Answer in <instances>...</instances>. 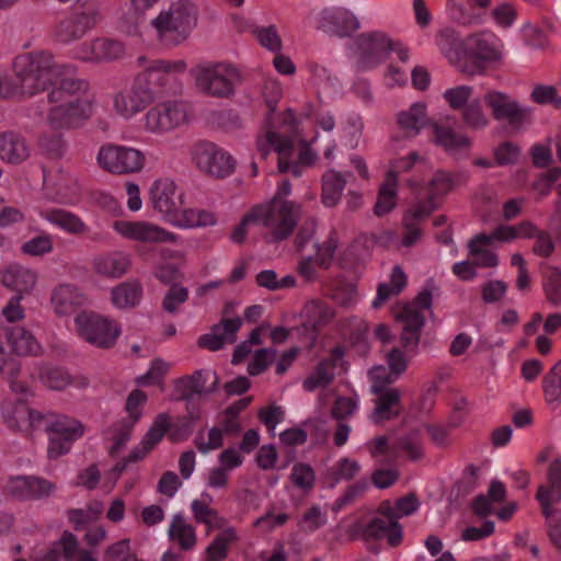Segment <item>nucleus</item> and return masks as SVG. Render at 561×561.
I'll use <instances>...</instances> for the list:
<instances>
[{
  "instance_id": "f257e3e1",
  "label": "nucleus",
  "mask_w": 561,
  "mask_h": 561,
  "mask_svg": "<svg viewBox=\"0 0 561 561\" xmlns=\"http://www.w3.org/2000/svg\"><path fill=\"white\" fill-rule=\"evenodd\" d=\"M90 82L81 77H66L48 91L47 124L54 130L79 126L93 114L94 96L90 93Z\"/></svg>"
},
{
  "instance_id": "f03ea898",
  "label": "nucleus",
  "mask_w": 561,
  "mask_h": 561,
  "mask_svg": "<svg viewBox=\"0 0 561 561\" xmlns=\"http://www.w3.org/2000/svg\"><path fill=\"white\" fill-rule=\"evenodd\" d=\"M13 72L20 81L22 96L31 98L53 89L66 77L71 78L76 68L58 64L49 51L34 50L15 57Z\"/></svg>"
},
{
  "instance_id": "7ed1b4c3",
  "label": "nucleus",
  "mask_w": 561,
  "mask_h": 561,
  "mask_svg": "<svg viewBox=\"0 0 561 561\" xmlns=\"http://www.w3.org/2000/svg\"><path fill=\"white\" fill-rule=\"evenodd\" d=\"M184 193L169 178L158 179L150 187L149 198L152 207L173 226L184 229L214 226L216 215L197 208L183 209Z\"/></svg>"
},
{
  "instance_id": "20e7f679",
  "label": "nucleus",
  "mask_w": 561,
  "mask_h": 561,
  "mask_svg": "<svg viewBox=\"0 0 561 561\" xmlns=\"http://www.w3.org/2000/svg\"><path fill=\"white\" fill-rule=\"evenodd\" d=\"M138 64L142 67V71L135 77L134 83L151 102L164 94H174L181 89L178 75L186 69L185 61L149 60L140 56Z\"/></svg>"
},
{
  "instance_id": "39448f33",
  "label": "nucleus",
  "mask_w": 561,
  "mask_h": 561,
  "mask_svg": "<svg viewBox=\"0 0 561 561\" xmlns=\"http://www.w3.org/2000/svg\"><path fill=\"white\" fill-rule=\"evenodd\" d=\"M252 216L256 217L257 225L266 229V241L280 242L288 239L297 226L300 218V205L294 202L271 199L252 207Z\"/></svg>"
},
{
  "instance_id": "423d86ee",
  "label": "nucleus",
  "mask_w": 561,
  "mask_h": 561,
  "mask_svg": "<svg viewBox=\"0 0 561 561\" xmlns=\"http://www.w3.org/2000/svg\"><path fill=\"white\" fill-rule=\"evenodd\" d=\"M197 23V9L188 0L172 3L151 21L160 41L167 45L184 42Z\"/></svg>"
},
{
  "instance_id": "0eeeda50",
  "label": "nucleus",
  "mask_w": 561,
  "mask_h": 561,
  "mask_svg": "<svg viewBox=\"0 0 561 561\" xmlns=\"http://www.w3.org/2000/svg\"><path fill=\"white\" fill-rule=\"evenodd\" d=\"M432 306V293L422 290L412 302L399 305L393 309L394 319L402 324L400 342L408 353L415 354L419 348L421 332L425 323L422 309Z\"/></svg>"
},
{
  "instance_id": "6e6552de",
  "label": "nucleus",
  "mask_w": 561,
  "mask_h": 561,
  "mask_svg": "<svg viewBox=\"0 0 561 561\" xmlns=\"http://www.w3.org/2000/svg\"><path fill=\"white\" fill-rule=\"evenodd\" d=\"M192 75L197 89L213 98H230L241 82L239 71L226 64L198 66L192 70Z\"/></svg>"
},
{
  "instance_id": "1a4fd4ad",
  "label": "nucleus",
  "mask_w": 561,
  "mask_h": 561,
  "mask_svg": "<svg viewBox=\"0 0 561 561\" xmlns=\"http://www.w3.org/2000/svg\"><path fill=\"white\" fill-rule=\"evenodd\" d=\"M96 161L102 170L123 175L140 172L145 167L146 157L136 148L106 144L100 148Z\"/></svg>"
},
{
  "instance_id": "9d476101",
  "label": "nucleus",
  "mask_w": 561,
  "mask_h": 561,
  "mask_svg": "<svg viewBox=\"0 0 561 561\" xmlns=\"http://www.w3.org/2000/svg\"><path fill=\"white\" fill-rule=\"evenodd\" d=\"M188 121V105L182 101H164L151 106L144 116V128L163 135Z\"/></svg>"
},
{
  "instance_id": "9b49d317",
  "label": "nucleus",
  "mask_w": 561,
  "mask_h": 561,
  "mask_svg": "<svg viewBox=\"0 0 561 561\" xmlns=\"http://www.w3.org/2000/svg\"><path fill=\"white\" fill-rule=\"evenodd\" d=\"M75 322L79 335L100 348L113 347L121 334L117 322L96 313L81 312Z\"/></svg>"
},
{
  "instance_id": "f8f14e48",
  "label": "nucleus",
  "mask_w": 561,
  "mask_h": 561,
  "mask_svg": "<svg viewBox=\"0 0 561 561\" xmlns=\"http://www.w3.org/2000/svg\"><path fill=\"white\" fill-rule=\"evenodd\" d=\"M46 432L49 435L48 456L57 458L70 450L73 442L83 435L84 427L72 417L51 413Z\"/></svg>"
},
{
  "instance_id": "ddd939ff",
  "label": "nucleus",
  "mask_w": 561,
  "mask_h": 561,
  "mask_svg": "<svg viewBox=\"0 0 561 561\" xmlns=\"http://www.w3.org/2000/svg\"><path fill=\"white\" fill-rule=\"evenodd\" d=\"M484 102L495 121H506L514 129H520L523 125L531 119V108L522 106L516 100L503 92L490 91L485 93Z\"/></svg>"
},
{
  "instance_id": "4468645a",
  "label": "nucleus",
  "mask_w": 561,
  "mask_h": 561,
  "mask_svg": "<svg viewBox=\"0 0 561 561\" xmlns=\"http://www.w3.org/2000/svg\"><path fill=\"white\" fill-rule=\"evenodd\" d=\"M357 62L360 69L378 66L390 50H394L393 42L382 32L362 33L355 41Z\"/></svg>"
},
{
  "instance_id": "2eb2a0df",
  "label": "nucleus",
  "mask_w": 561,
  "mask_h": 561,
  "mask_svg": "<svg viewBox=\"0 0 561 561\" xmlns=\"http://www.w3.org/2000/svg\"><path fill=\"white\" fill-rule=\"evenodd\" d=\"M146 401L147 396L141 390L135 389L129 393L126 400V411L128 415L111 427L113 445L110 447L108 451L112 456L118 454L129 440L131 430L141 416L140 407L144 405Z\"/></svg>"
},
{
  "instance_id": "dca6fc26",
  "label": "nucleus",
  "mask_w": 561,
  "mask_h": 561,
  "mask_svg": "<svg viewBox=\"0 0 561 561\" xmlns=\"http://www.w3.org/2000/svg\"><path fill=\"white\" fill-rule=\"evenodd\" d=\"M193 156L197 168L211 176L225 178L233 171L232 157L213 142L197 144Z\"/></svg>"
},
{
  "instance_id": "f3484780",
  "label": "nucleus",
  "mask_w": 561,
  "mask_h": 561,
  "mask_svg": "<svg viewBox=\"0 0 561 561\" xmlns=\"http://www.w3.org/2000/svg\"><path fill=\"white\" fill-rule=\"evenodd\" d=\"M114 229L125 238L142 243H176L179 237L147 221H116Z\"/></svg>"
},
{
  "instance_id": "a211bd4d",
  "label": "nucleus",
  "mask_w": 561,
  "mask_h": 561,
  "mask_svg": "<svg viewBox=\"0 0 561 561\" xmlns=\"http://www.w3.org/2000/svg\"><path fill=\"white\" fill-rule=\"evenodd\" d=\"M317 27L328 34L344 37L358 30L359 22L344 8H325L317 15Z\"/></svg>"
},
{
  "instance_id": "6ab92c4d",
  "label": "nucleus",
  "mask_w": 561,
  "mask_h": 561,
  "mask_svg": "<svg viewBox=\"0 0 561 561\" xmlns=\"http://www.w3.org/2000/svg\"><path fill=\"white\" fill-rule=\"evenodd\" d=\"M490 38H494V35L489 33H479L467 37L466 58L473 59L474 67L472 69L465 68L463 72L468 75L481 72L482 67L480 62L496 61L501 58L500 50L494 46Z\"/></svg>"
},
{
  "instance_id": "aec40b11",
  "label": "nucleus",
  "mask_w": 561,
  "mask_h": 561,
  "mask_svg": "<svg viewBox=\"0 0 561 561\" xmlns=\"http://www.w3.org/2000/svg\"><path fill=\"white\" fill-rule=\"evenodd\" d=\"M242 325L241 318L222 319L219 323L211 327L210 332L199 336L197 344L199 347L209 351H218L226 344H233L237 340V332Z\"/></svg>"
},
{
  "instance_id": "412c9836",
  "label": "nucleus",
  "mask_w": 561,
  "mask_h": 561,
  "mask_svg": "<svg viewBox=\"0 0 561 561\" xmlns=\"http://www.w3.org/2000/svg\"><path fill=\"white\" fill-rule=\"evenodd\" d=\"M360 536L365 541L387 539L389 546L398 547L402 542L403 529L397 520L373 517L362 526Z\"/></svg>"
},
{
  "instance_id": "4be33fe9",
  "label": "nucleus",
  "mask_w": 561,
  "mask_h": 561,
  "mask_svg": "<svg viewBox=\"0 0 561 561\" xmlns=\"http://www.w3.org/2000/svg\"><path fill=\"white\" fill-rule=\"evenodd\" d=\"M125 53L124 45L121 42L96 38L90 43H84L80 47V58L87 61H112L121 58Z\"/></svg>"
},
{
  "instance_id": "5701e85b",
  "label": "nucleus",
  "mask_w": 561,
  "mask_h": 561,
  "mask_svg": "<svg viewBox=\"0 0 561 561\" xmlns=\"http://www.w3.org/2000/svg\"><path fill=\"white\" fill-rule=\"evenodd\" d=\"M9 490L20 499H38L49 495L55 490V485L45 479L18 476L10 478Z\"/></svg>"
},
{
  "instance_id": "b1692460",
  "label": "nucleus",
  "mask_w": 561,
  "mask_h": 561,
  "mask_svg": "<svg viewBox=\"0 0 561 561\" xmlns=\"http://www.w3.org/2000/svg\"><path fill=\"white\" fill-rule=\"evenodd\" d=\"M375 408L370 414V420L380 424L385 421L396 419L402 411L401 391L398 388H389L386 391L374 393Z\"/></svg>"
},
{
  "instance_id": "393cba45",
  "label": "nucleus",
  "mask_w": 561,
  "mask_h": 561,
  "mask_svg": "<svg viewBox=\"0 0 561 561\" xmlns=\"http://www.w3.org/2000/svg\"><path fill=\"white\" fill-rule=\"evenodd\" d=\"M433 131V141L453 156L467 152L471 147V140L465 134H458L447 126L437 123L431 124Z\"/></svg>"
},
{
  "instance_id": "a878e982",
  "label": "nucleus",
  "mask_w": 561,
  "mask_h": 561,
  "mask_svg": "<svg viewBox=\"0 0 561 561\" xmlns=\"http://www.w3.org/2000/svg\"><path fill=\"white\" fill-rule=\"evenodd\" d=\"M170 426V417L165 413L159 414L151 427L148 430L146 435L139 445H137L128 455L130 461H139L144 459L163 438L165 432Z\"/></svg>"
},
{
  "instance_id": "bb28decb",
  "label": "nucleus",
  "mask_w": 561,
  "mask_h": 561,
  "mask_svg": "<svg viewBox=\"0 0 561 561\" xmlns=\"http://www.w3.org/2000/svg\"><path fill=\"white\" fill-rule=\"evenodd\" d=\"M151 101L146 93L133 82L129 91L118 92L114 95L113 105L115 112L125 117L130 118L141 112Z\"/></svg>"
},
{
  "instance_id": "cd10ccee",
  "label": "nucleus",
  "mask_w": 561,
  "mask_h": 561,
  "mask_svg": "<svg viewBox=\"0 0 561 561\" xmlns=\"http://www.w3.org/2000/svg\"><path fill=\"white\" fill-rule=\"evenodd\" d=\"M30 156L26 140L14 131L0 133V159L11 164H19Z\"/></svg>"
},
{
  "instance_id": "c85d7f7f",
  "label": "nucleus",
  "mask_w": 561,
  "mask_h": 561,
  "mask_svg": "<svg viewBox=\"0 0 561 561\" xmlns=\"http://www.w3.org/2000/svg\"><path fill=\"white\" fill-rule=\"evenodd\" d=\"M426 105L417 102L397 115V124L407 138H414L428 124Z\"/></svg>"
},
{
  "instance_id": "c756f323",
  "label": "nucleus",
  "mask_w": 561,
  "mask_h": 561,
  "mask_svg": "<svg viewBox=\"0 0 561 561\" xmlns=\"http://www.w3.org/2000/svg\"><path fill=\"white\" fill-rule=\"evenodd\" d=\"M37 280V275L32 270L19 264H11L2 272V284L15 290L16 295L30 293Z\"/></svg>"
},
{
  "instance_id": "7c9ffc66",
  "label": "nucleus",
  "mask_w": 561,
  "mask_h": 561,
  "mask_svg": "<svg viewBox=\"0 0 561 561\" xmlns=\"http://www.w3.org/2000/svg\"><path fill=\"white\" fill-rule=\"evenodd\" d=\"M271 148L278 153L279 172L285 173L288 170V162L285 159L291 153V140L274 131H270L267 133L265 140H257V152L261 159H265L267 157Z\"/></svg>"
},
{
  "instance_id": "2f4dec72",
  "label": "nucleus",
  "mask_w": 561,
  "mask_h": 561,
  "mask_svg": "<svg viewBox=\"0 0 561 561\" xmlns=\"http://www.w3.org/2000/svg\"><path fill=\"white\" fill-rule=\"evenodd\" d=\"M436 44L451 64H457L466 58L467 38L462 41L453 28L440 30L436 35Z\"/></svg>"
},
{
  "instance_id": "473e14b6",
  "label": "nucleus",
  "mask_w": 561,
  "mask_h": 561,
  "mask_svg": "<svg viewBox=\"0 0 561 561\" xmlns=\"http://www.w3.org/2000/svg\"><path fill=\"white\" fill-rule=\"evenodd\" d=\"M94 271L107 277H121L130 267V259L123 252H111L93 260Z\"/></svg>"
},
{
  "instance_id": "72a5a7b5",
  "label": "nucleus",
  "mask_w": 561,
  "mask_h": 561,
  "mask_svg": "<svg viewBox=\"0 0 561 561\" xmlns=\"http://www.w3.org/2000/svg\"><path fill=\"white\" fill-rule=\"evenodd\" d=\"M548 485H539L536 500L541 505V501L548 505L561 502V458H557L549 465L547 472Z\"/></svg>"
},
{
  "instance_id": "f704fd0d",
  "label": "nucleus",
  "mask_w": 561,
  "mask_h": 561,
  "mask_svg": "<svg viewBox=\"0 0 561 561\" xmlns=\"http://www.w3.org/2000/svg\"><path fill=\"white\" fill-rule=\"evenodd\" d=\"M348 176H353L352 173L344 174L333 169L328 170L322 175L321 199L327 207H334L337 205Z\"/></svg>"
},
{
  "instance_id": "c9c22d12",
  "label": "nucleus",
  "mask_w": 561,
  "mask_h": 561,
  "mask_svg": "<svg viewBox=\"0 0 561 561\" xmlns=\"http://www.w3.org/2000/svg\"><path fill=\"white\" fill-rule=\"evenodd\" d=\"M84 297L71 285H59L53 290L50 302L59 316L70 314L77 307L81 306Z\"/></svg>"
},
{
  "instance_id": "e433bc0d",
  "label": "nucleus",
  "mask_w": 561,
  "mask_h": 561,
  "mask_svg": "<svg viewBox=\"0 0 561 561\" xmlns=\"http://www.w3.org/2000/svg\"><path fill=\"white\" fill-rule=\"evenodd\" d=\"M8 342L19 356L36 355L41 350V345L32 332L23 327L12 328L8 332Z\"/></svg>"
},
{
  "instance_id": "4c0bfd02",
  "label": "nucleus",
  "mask_w": 561,
  "mask_h": 561,
  "mask_svg": "<svg viewBox=\"0 0 561 561\" xmlns=\"http://www.w3.org/2000/svg\"><path fill=\"white\" fill-rule=\"evenodd\" d=\"M142 288L138 282H125L112 289V302L121 309L133 308L141 299Z\"/></svg>"
},
{
  "instance_id": "58836bf2",
  "label": "nucleus",
  "mask_w": 561,
  "mask_h": 561,
  "mask_svg": "<svg viewBox=\"0 0 561 561\" xmlns=\"http://www.w3.org/2000/svg\"><path fill=\"white\" fill-rule=\"evenodd\" d=\"M169 537L176 541L183 550H191L196 543L195 529L180 514L174 515L169 527Z\"/></svg>"
},
{
  "instance_id": "ea45409f",
  "label": "nucleus",
  "mask_w": 561,
  "mask_h": 561,
  "mask_svg": "<svg viewBox=\"0 0 561 561\" xmlns=\"http://www.w3.org/2000/svg\"><path fill=\"white\" fill-rule=\"evenodd\" d=\"M397 205V184L393 172L387 173L386 182L380 186L377 202L374 208L375 214L381 217L391 211Z\"/></svg>"
},
{
  "instance_id": "a19ab883",
  "label": "nucleus",
  "mask_w": 561,
  "mask_h": 561,
  "mask_svg": "<svg viewBox=\"0 0 561 561\" xmlns=\"http://www.w3.org/2000/svg\"><path fill=\"white\" fill-rule=\"evenodd\" d=\"M335 358H327L318 364L313 373L304 381V388L307 391H313L317 388L325 387L332 382L335 376Z\"/></svg>"
},
{
  "instance_id": "79ce46f5",
  "label": "nucleus",
  "mask_w": 561,
  "mask_h": 561,
  "mask_svg": "<svg viewBox=\"0 0 561 561\" xmlns=\"http://www.w3.org/2000/svg\"><path fill=\"white\" fill-rule=\"evenodd\" d=\"M45 218L70 233L81 234L87 231L85 224L78 216L62 209L48 210L45 214Z\"/></svg>"
},
{
  "instance_id": "37998d69",
  "label": "nucleus",
  "mask_w": 561,
  "mask_h": 561,
  "mask_svg": "<svg viewBox=\"0 0 561 561\" xmlns=\"http://www.w3.org/2000/svg\"><path fill=\"white\" fill-rule=\"evenodd\" d=\"M542 289L546 299L552 306H561V270L559 267H546L542 278Z\"/></svg>"
},
{
  "instance_id": "c03bdc74",
  "label": "nucleus",
  "mask_w": 561,
  "mask_h": 561,
  "mask_svg": "<svg viewBox=\"0 0 561 561\" xmlns=\"http://www.w3.org/2000/svg\"><path fill=\"white\" fill-rule=\"evenodd\" d=\"M2 416L5 424L12 430L27 428L30 408L25 402L18 400L14 403H5L2 409Z\"/></svg>"
},
{
  "instance_id": "a18cd8bd",
  "label": "nucleus",
  "mask_w": 561,
  "mask_h": 561,
  "mask_svg": "<svg viewBox=\"0 0 561 561\" xmlns=\"http://www.w3.org/2000/svg\"><path fill=\"white\" fill-rule=\"evenodd\" d=\"M308 323L314 329H320L333 320L334 310L321 300H312L305 307Z\"/></svg>"
},
{
  "instance_id": "49530a36",
  "label": "nucleus",
  "mask_w": 561,
  "mask_h": 561,
  "mask_svg": "<svg viewBox=\"0 0 561 561\" xmlns=\"http://www.w3.org/2000/svg\"><path fill=\"white\" fill-rule=\"evenodd\" d=\"M542 390L548 404L561 401V359L545 375Z\"/></svg>"
},
{
  "instance_id": "de8ad7c7",
  "label": "nucleus",
  "mask_w": 561,
  "mask_h": 561,
  "mask_svg": "<svg viewBox=\"0 0 561 561\" xmlns=\"http://www.w3.org/2000/svg\"><path fill=\"white\" fill-rule=\"evenodd\" d=\"M39 378L53 390H64L72 383V378L69 373L59 367H41Z\"/></svg>"
},
{
  "instance_id": "09e8293b",
  "label": "nucleus",
  "mask_w": 561,
  "mask_h": 561,
  "mask_svg": "<svg viewBox=\"0 0 561 561\" xmlns=\"http://www.w3.org/2000/svg\"><path fill=\"white\" fill-rule=\"evenodd\" d=\"M541 513L547 519L549 539L557 549L561 550V510L541 501Z\"/></svg>"
},
{
  "instance_id": "8fccbe9b",
  "label": "nucleus",
  "mask_w": 561,
  "mask_h": 561,
  "mask_svg": "<svg viewBox=\"0 0 561 561\" xmlns=\"http://www.w3.org/2000/svg\"><path fill=\"white\" fill-rule=\"evenodd\" d=\"M81 28L87 33L102 21L101 8L95 2H85L72 14Z\"/></svg>"
},
{
  "instance_id": "3c124183",
  "label": "nucleus",
  "mask_w": 561,
  "mask_h": 561,
  "mask_svg": "<svg viewBox=\"0 0 561 561\" xmlns=\"http://www.w3.org/2000/svg\"><path fill=\"white\" fill-rule=\"evenodd\" d=\"M236 538L234 530L229 528L220 533L207 547L206 561H222L227 557V547Z\"/></svg>"
},
{
  "instance_id": "603ef678",
  "label": "nucleus",
  "mask_w": 561,
  "mask_h": 561,
  "mask_svg": "<svg viewBox=\"0 0 561 561\" xmlns=\"http://www.w3.org/2000/svg\"><path fill=\"white\" fill-rule=\"evenodd\" d=\"M192 511L196 522L207 525L208 531L219 528L224 524V519L219 517L218 513L202 501L194 500Z\"/></svg>"
},
{
  "instance_id": "864d4df0",
  "label": "nucleus",
  "mask_w": 561,
  "mask_h": 561,
  "mask_svg": "<svg viewBox=\"0 0 561 561\" xmlns=\"http://www.w3.org/2000/svg\"><path fill=\"white\" fill-rule=\"evenodd\" d=\"M396 449H402L408 457L416 461L423 457L422 442L419 431H411L397 439Z\"/></svg>"
},
{
  "instance_id": "5fc2aeb1",
  "label": "nucleus",
  "mask_w": 561,
  "mask_h": 561,
  "mask_svg": "<svg viewBox=\"0 0 561 561\" xmlns=\"http://www.w3.org/2000/svg\"><path fill=\"white\" fill-rule=\"evenodd\" d=\"M368 376L371 381V393H378L388 390V386L393 383L399 378L394 373L382 365L373 367L369 370Z\"/></svg>"
},
{
  "instance_id": "6e6d98bb",
  "label": "nucleus",
  "mask_w": 561,
  "mask_h": 561,
  "mask_svg": "<svg viewBox=\"0 0 561 561\" xmlns=\"http://www.w3.org/2000/svg\"><path fill=\"white\" fill-rule=\"evenodd\" d=\"M462 121L471 129H482L488 126L489 119L479 100H473L463 108Z\"/></svg>"
},
{
  "instance_id": "4d7b16f0",
  "label": "nucleus",
  "mask_w": 561,
  "mask_h": 561,
  "mask_svg": "<svg viewBox=\"0 0 561 561\" xmlns=\"http://www.w3.org/2000/svg\"><path fill=\"white\" fill-rule=\"evenodd\" d=\"M84 31L78 24L73 15L61 20L56 26L55 36L61 43H70L84 35Z\"/></svg>"
},
{
  "instance_id": "13d9d810",
  "label": "nucleus",
  "mask_w": 561,
  "mask_h": 561,
  "mask_svg": "<svg viewBox=\"0 0 561 561\" xmlns=\"http://www.w3.org/2000/svg\"><path fill=\"white\" fill-rule=\"evenodd\" d=\"M438 206L437 201L433 198L426 197L425 199H419L404 214L403 222L417 224L420 220L427 218Z\"/></svg>"
},
{
  "instance_id": "bf43d9fd",
  "label": "nucleus",
  "mask_w": 561,
  "mask_h": 561,
  "mask_svg": "<svg viewBox=\"0 0 561 561\" xmlns=\"http://www.w3.org/2000/svg\"><path fill=\"white\" fill-rule=\"evenodd\" d=\"M530 99L539 105L550 104L554 108H561V96L553 85L537 84L531 91Z\"/></svg>"
},
{
  "instance_id": "052dcab7",
  "label": "nucleus",
  "mask_w": 561,
  "mask_h": 561,
  "mask_svg": "<svg viewBox=\"0 0 561 561\" xmlns=\"http://www.w3.org/2000/svg\"><path fill=\"white\" fill-rule=\"evenodd\" d=\"M290 481L295 486L309 491L313 488L316 482V474L313 469L307 463H296L290 473Z\"/></svg>"
},
{
  "instance_id": "680f3d73",
  "label": "nucleus",
  "mask_w": 561,
  "mask_h": 561,
  "mask_svg": "<svg viewBox=\"0 0 561 561\" xmlns=\"http://www.w3.org/2000/svg\"><path fill=\"white\" fill-rule=\"evenodd\" d=\"M454 185L453 179L449 173L438 170L434 173L428 182L427 190L430 198L436 201L438 197L451 191Z\"/></svg>"
},
{
  "instance_id": "e2e57ef3",
  "label": "nucleus",
  "mask_w": 561,
  "mask_h": 561,
  "mask_svg": "<svg viewBox=\"0 0 561 561\" xmlns=\"http://www.w3.org/2000/svg\"><path fill=\"white\" fill-rule=\"evenodd\" d=\"M256 39L266 49L278 53L283 47V43L278 32L274 25L259 27L254 31Z\"/></svg>"
},
{
  "instance_id": "0e129e2a",
  "label": "nucleus",
  "mask_w": 561,
  "mask_h": 561,
  "mask_svg": "<svg viewBox=\"0 0 561 561\" xmlns=\"http://www.w3.org/2000/svg\"><path fill=\"white\" fill-rule=\"evenodd\" d=\"M192 378L195 379L196 394L199 396L214 392L218 385L217 374L210 369L197 370L192 375Z\"/></svg>"
},
{
  "instance_id": "69168bd1",
  "label": "nucleus",
  "mask_w": 561,
  "mask_h": 561,
  "mask_svg": "<svg viewBox=\"0 0 561 561\" xmlns=\"http://www.w3.org/2000/svg\"><path fill=\"white\" fill-rule=\"evenodd\" d=\"M359 463L350 458H342L331 469L330 473L335 482L351 480L359 472Z\"/></svg>"
},
{
  "instance_id": "338daca9",
  "label": "nucleus",
  "mask_w": 561,
  "mask_h": 561,
  "mask_svg": "<svg viewBox=\"0 0 561 561\" xmlns=\"http://www.w3.org/2000/svg\"><path fill=\"white\" fill-rule=\"evenodd\" d=\"M472 95V88L469 85H459L445 91L444 99L453 110L465 108L467 102Z\"/></svg>"
},
{
  "instance_id": "774afa93",
  "label": "nucleus",
  "mask_w": 561,
  "mask_h": 561,
  "mask_svg": "<svg viewBox=\"0 0 561 561\" xmlns=\"http://www.w3.org/2000/svg\"><path fill=\"white\" fill-rule=\"evenodd\" d=\"M520 154L519 147L511 141H504L494 149L495 161L499 165L514 164Z\"/></svg>"
}]
</instances>
